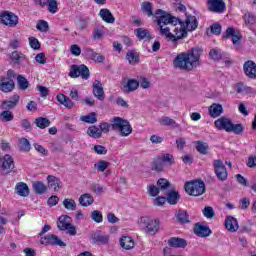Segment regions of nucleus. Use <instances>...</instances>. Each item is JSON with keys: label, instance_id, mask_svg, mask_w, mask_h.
Here are the masks:
<instances>
[{"label": "nucleus", "instance_id": "obj_38", "mask_svg": "<svg viewBox=\"0 0 256 256\" xmlns=\"http://www.w3.org/2000/svg\"><path fill=\"white\" fill-rule=\"evenodd\" d=\"M87 135L93 139H101V130L98 126H90L87 130Z\"/></svg>", "mask_w": 256, "mask_h": 256}, {"label": "nucleus", "instance_id": "obj_28", "mask_svg": "<svg viewBox=\"0 0 256 256\" xmlns=\"http://www.w3.org/2000/svg\"><path fill=\"white\" fill-rule=\"evenodd\" d=\"M175 217L178 223H181L182 225L191 223V220L189 219V213H187L186 210H178L175 214Z\"/></svg>", "mask_w": 256, "mask_h": 256}, {"label": "nucleus", "instance_id": "obj_44", "mask_svg": "<svg viewBox=\"0 0 256 256\" xmlns=\"http://www.w3.org/2000/svg\"><path fill=\"white\" fill-rule=\"evenodd\" d=\"M17 83L21 91H25L26 89L29 88V81L23 75H19L17 77Z\"/></svg>", "mask_w": 256, "mask_h": 256}, {"label": "nucleus", "instance_id": "obj_57", "mask_svg": "<svg viewBox=\"0 0 256 256\" xmlns=\"http://www.w3.org/2000/svg\"><path fill=\"white\" fill-rule=\"evenodd\" d=\"M159 161H162V163H167V165L173 164V155L171 154H164L158 157Z\"/></svg>", "mask_w": 256, "mask_h": 256}, {"label": "nucleus", "instance_id": "obj_63", "mask_svg": "<svg viewBox=\"0 0 256 256\" xmlns=\"http://www.w3.org/2000/svg\"><path fill=\"white\" fill-rule=\"evenodd\" d=\"M211 33L213 35H221V24L215 23L210 26Z\"/></svg>", "mask_w": 256, "mask_h": 256}, {"label": "nucleus", "instance_id": "obj_45", "mask_svg": "<svg viewBox=\"0 0 256 256\" xmlns=\"http://www.w3.org/2000/svg\"><path fill=\"white\" fill-rule=\"evenodd\" d=\"M124 87L127 89L128 92L137 91V89L139 88V81L135 79H130Z\"/></svg>", "mask_w": 256, "mask_h": 256}, {"label": "nucleus", "instance_id": "obj_35", "mask_svg": "<svg viewBox=\"0 0 256 256\" xmlns=\"http://www.w3.org/2000/svg\"><path fill=\"white\" fill-rule=\"evenodd\" d=\"M32 189L37 195H43L44 193H47V185H45L43 182L36 181L32 184Z\"/></svg>", "mask_w": 256, "mask_h": 256}, {"label": "nucleus", "instance_id": "obj_34", "mask_svg": "<svg viewBox=\"0 0 256 256\" xmlns=\"http://www.w3.org/2000/svg\"><path fill=\"white\" fill-rule=\"evenodd\" d=\"M157 187L160 191H162V193H167L169 192V189H171V182H169V180L165 179V178H160L157 181Z\"/></svg>", "mask_w": 256, "mask_h": 256}, {"label": "nucleus", "instance_id": "obj_49", "mask_svg": "<svg viewBox=\"0 0 256 256\" xmlns=\"http://www.w3.org/2000/svg\"><path fill=\"white\" fill-rule=\"evenodd\" d=\"M234 90L236 91V93H251V91H253V89H251V87H247L245 85H243V83H238L234 86Z\"/></svg>", "mask_w": 256, "mask_h": 256}, {"label": "nucleus", "instance_id": "obj_7", "mask_svg": "<svg viewBox=\"0 0 256 256\" xmlns=\"http://www.w3.org/2000/svg\"><path fill=\"white\" fill-rule=\"evenodd\" d=\"M140 225H142L143 230L148 235H156V233H159L161 222H159V219L154 220L148 216H143L140 218Z\"/></svg>", "mask_w": 256, "mask_h": 256}, {"label": "nucleus", "instance_id": "obj_41", "mask_svg": "<svg viewBox=\"0 0 256 256\" xmlns=\"http://www.w3.org/2000/svg\"><path fill=\"white\" fill-rule=\"evenodd\" d=\"M13 119H15V115L9 110H4L0 114V121H2V123H8L9 121H13Z\"/></svg>", "mask_w": 256, "mask_h": 256}, {"label": "nucleus", "instance_id": "obj_62", "mask_svg": "<svg viewBox=\"0 0 256 256\" xmlns=\"http://www.w3.org/2000/svg\"><path fill=\"white\" fill-rule=\"evenodd\" d=\"M161 191L158 186L152 185L148 187V193L150 197H157Z\"/></svg>", "mask_w": 256, "mask_h": 256}, {"label": "nucleus", "instance_id": "obj_52", "mask_svg": "<svg viewBox=\"0 0 256 256\" xmlns=\"http://www.w3.org/2000/svg\"><path fill=\"white\" fill-rule=\"evenodd\" d=\"M94 167L99 173H103L107 169V167H109V162L105 160H100L98 161V163L94 164Z\"/></svg>", "mask_w": 256, "mask_h": 256}, {"label": "nucleus", "instance_id": "obj_54", "mask_svg": "<svg viewBox=\"0 0 256 256\" xmlns=\"http://www.w3.org/2000/svg\"><path fill=\"white\" fill-rule=\"evenodd\" d=\"M19 143L21 151H31V143L27 138H21Z\"/></svg>", "mask_w": 256, "mask_h": 256}, {"label": "nucleus", "instance_id": "obj_23", "mask_svg": "<svg viewBox=\"0 0 256 256\" xmlns=\"http://www.w3.org/2000/svg\"><path fill=\"white\" fill-rule=\"evenodd\" d=\"M225 227L227 231H230L231 233H235L237 229H239V223L235 219V217L228 216L225 220Z\"/></svg>", "mask_w": 256, "mask_h": 256}, {"label": "nucleus", "instance_id": "obj_9", "mask_svg": "<svg viewBox=\"0 0 256 256\" xmlns=\"http://www.w3.org/2000/svg\"><path fill=\"white\" fill-rule=\"evenodd\" d=\"M214 173L219 181H227L229 177V172H227V167L221 160L213 161Z\"/></svg>", "mask_w": 256, "mask_h": 256}, {"label": "nucleus", "instance_id": "obj_58", "mask_svg": "<svg viewBox=\"0 0 256 256\" xmlns=\"http://www.w3.org/2000/svg\"><path fill=\"white\" fill-rule=\"evenodd\" d=\"M29 45L31 49H34V50L41 49V43H39V40L35 37H29Z\"/></svg>", "mask_w": 256, "mask_h": 256}, {"label": "nucleus", "instance_id": "obj_18", "mask_svg": "<svg viewBox=\"0 0 256 256\" xmlns=\"http://www.w3.org/2000/svg\"><path fill=\"white\" fill-rule=\"evenodd\" d=\"M194 233L197 237H209L211 235V229L198 222L194 225Z\"/></svg>", "mask_w": 256, "mask_h": 256}, {"label": "nucleus", "instance_id": "obj_12", "mask_svg": "<svg viewBox=\"0 0 256 256\" xmlns=\"http://www.w3.org/2000/svg\"><path fill=\"white\" fill-rule=\"evenodd\" d=\"M1 169L3 175H9V173L15 169V162L13 161V157H11V155H4Z\"/></svg>", "mask_w": 256, "mask_h": 256}, {"label": "nucleus", "instance_id": "obj_15", "mask_svg": "<svg viewBox=\"0 0 256 256\" xmlns=\"http://www.w3.org/2000/svg\"><path fill=\"white\" fill-rule=\"evenodd\" d=\"M15 89V81L9 78L0 77V91L2 93H11Z\"/></svg>", "mask_w": 256, "mask_h": 256}, {"label": "nucleus", "instance_id": "obj_11", "mask_svg": "<svg viewBox=\"0 0 256 256\" xmlns=\"http://www.w3.org/2000/svg\"><path fill=\"white\" fill-rule=\"evenodd\" d=\"M42 245H55L58 247H67V244L63 240L59 239L55 234H48L40 239Z\"/></svg>", "mask_w": 256, "mask_h": 256}, {"label": "nucleus", "instance_id": "obj_2", "mask_svg": "<svg viewBox=\"0 0 256 256\" xmlns=\"http://www.w3.org/2000/svg\"><path fill=\"white\" fill-rule=\"evenodd\" d=\"M203 50L201 48H192L187 52H182L178 54L174 61L173 65L177 69H182V71H193L201 65V54Z\"/></svg>", "mask_w": 256, "mask_h": 256}, {"label": "nucleus", "instance_id": "obj_60", "mask_svg": "<svg viewBox=\"0 0 256 256\" xmlns=\"http://www.w3.org/2000/svg\"><path fill=\"white\" fill-rule=\"evenodd\" d=\"M213 61H221V51L217 49H211L209 53Z\"/></svg>", "mask_w": 256, "mask_h": 256}, {"label": "nucleus", "instance_id": "obj_46", "mask_svg": "<svg viewBox=\"0 0 256 256\" xmlns=\"http://www.w3.org/2000/svg\"><path fill=\"white\" fill-rule=\"evenodd\" d=\"M63 206L68 211H75V209H77V203H75V200L73 199H64Z\"/></svg>", "mask_w": 256, "mask_h": 256}, {"label": "nucleus", "instance_id": "obj_51", "mask_svg": "<svg viewBox=\"0 0 256 256\" xmlns=\"http://www.w3.org/2000/svg\"><path fill=\"white\" fill-rule=\"evenodd\" d=\"M90 217L92 221H95V223H103V213L99 210L92 211Z\"/></svg>", "mask_w": 256, "mask_h": 256}, {"label": "nucleus", "instance_id": "obj_27", "mask_svg": "<svg viewBox=\"0 0 256 256\" xmlns=\"http://www.w3.org/2000/svg\"><path fill=\"white\" fill-rule=\"evenodd\" d=\"M168 245L170 247L185 249V247H187V240H185L183 238L173 237L168 240Z\"/></svg>", "mask_w": 256, "mask_h": 256}, {"label": "nucleus", "instance_id": "obj_53", "mask_svg": "<svg viewBox=\"0 0 256 256\" xmlns=\"http://www.w3.org/2000/svg\"><path fill=\"white\" fill-rule=\"evenodd\" d=\"M202 213L206 219H213V217H215V210L211 206L204 207Z\"/></svg>", "mask_w": 256, "mask_h": 256}, {"label": "nucleus", "instance_id": "obj_33", "mask_svg": "<svg viewBox=\"0 0 256 256\" xmlns=\"http://www.w3.org/2000/svg\"><path fill=\"white\" fill-rule=\"evenodd\" d=\"M160 125H164V127H173V129H179L180 125L177 122L167 116L162 117L159 120Z\"/></svg>", "mask_w": 256, "mask_h": 256}, {"label": "nucleus", "instance_id": "obj_40", "mask_svg": "<svg viewBox=\"0 0 256 256\" xmlns=\"http://www.w3.org/2000/svg\"><path fill=\"white\" fill-rule=\"evenodd\" d=\"M91 239L93 243H102V245L109 243V236L107 235L94 234L91 236Z\"/></svg>", "mask_w": 256, "mask_h": 256}, {"label": "nucleus", "instance_id": "obj_26", "mask_svg": "<svg viewBox=\"0 0 256 256\" xmlns=\"http://www.w3.org/2000/svg\"><path fill=\"white\" fill-rule=\"evenodd\" d=\"M99 16L101 19L105 21V23L113 24L115 23V17L111 13V11L107 8H103L99 12Z\"/></svg>", "mask_w": 256, "mask_h": 256}, {"label": "nucleus", "instance_id": "obj_8", "mask_svg": "<svg viewBox=\"0 0 256 256\" xmlns=\"http://www.w3.org/2000/svg\"><path fill=\"white\" fill-rule=\"evenodd\" d=\"M90 72L89 68L82 64L80 66L78 65H72L69 72V77L72 79H77V77H82L83 79H89Z\"/></svg>", "mask_w": 256, "mask_h": 256}, {"label": "nucleus", "instance_id": "obj_19", "mask_svg": "<svg viewBox=\"0 0 256 256\" xmlns=\"http://www.w3.org/2000/svg\"><path fill=\"white\" fill-rule=\"evenodd\" d=\"M225 39H229V37H232V43L233 45H239L240 39H243V36L239 31H235V28L229 27L226 30V34L224 35Z\"/></svg>", "mask_w": 256, "mask_h": 256}, {"label": "nucleus", "instance_id": "obj_16", "mask_svg": "<svg viewBox=\"0 0 256 256\" xmlns=\"http://www.w3.org/2000/svg\"><path fill=\"white\" fill-rule=\"evenodd\" d=\"M84 53L86 57L94 61V63H103V61H105V56L97 53L93 48H85Z\"/></svg>", "mask_w": 256, "mask_h": 256}, {"label": "nucleus", "instance_id": "obj_64", "mask_svg": "<svg viewBox=\"0 0 256 256\" xmlns=\"http://www.w3.org/2000/svg\"><path fill=\"white\" fill-rule=\"evenodd\" d=\"M70 53L72 55H75V57H79V55H81V47H79V45H77V44H73L70 47Z\"/></svg>", "mask_w": 256, "mask_h": 256}, {"label": "nucleus", "instance_id": "obj_4", "mask_svg": "<svg viewBox=\"0 0 256 256\" xmlns=\"http://www.w3.org/2000/svg\"><path fill=\"white\" fill-rule=\"evenodd\" d=\"M214 126L218 131H226V133H234L235 135H243L245 131L243 124H233L231 119L225 117L215 120Z\"/></svg>", "mask_w": 256, "mask_h": 256}, {"label": "nucleus", "instance_id": "obj_29", "mask_svg": "<svg viewBox=\"0 0 256 256\" xmlns=\"http://www.w3.org/2000/svg\"><path fill=\"white\" fill-rule=\"evenodd\" d=\"M79 203L82 207H89L95 203V198L89 193L82 194L79 198Z\"/></svg>", "mask_w": 256, "mask_h": 256}, {"label": "nucleus", "instance_id": "obj_10", "mask_svg": "<svg viewBox=\"0 0 256 256\" xmlns=\"http://www.w3.org/2000/svg\"><path fill=\"white\" fill-rule=\"evenodd\" d=\"M0 18L3 25H7L8 27H17V23H19V17L9 11L2 12Z\"/></svg>", "mask_w": 256, "mask_h": 256}, {"label": "nucleus", "instance_id": "obj_48", "mask_svg": "<svg viewBox=\"0 0 256 256\" xmlns=\"http://www.w3.org/2000/svg\"><path fill=\"white\" fill-rule=\"evenodd\" d=\"M10 59H12V61L14 63L19 65V63H21V61H25V55H23L17 51H14V52H12Z\"/></svg>", "mask_w": 256, "mask_h": 256}, {"label": "nucleus", "instance_id": "obj_3", "mask_svg": "<svg viewBox=\"0 0 256 256\" xmlns=\"http://www.w3.org/2000/svg\"><path fill=\"white\" fill-rule=\"evenodd\" d=\"M197 27H199V21H197V17L191 14L186 15L185 21L179 19L178 27L175 28V31L177 32V41L185 39L188 33L195 31Z\"/></svg>", "mask_w": 256, "mask_h": 256}, {"label": "nucleus", "instance_id": "obj_13", "mask_svg": "<svg viewBox=\"0 0 256 256\" xmlns=\"http://www.w3.org/2000/svg\"><path fill=\"white\" fill-rule=\"evenodd\" d=\"M208 11L212 13H223L225 11V2L223 0H207Z\"/></svg>", "mask_w": 256, "mask_h": 256}, {"label": "nucleus", "instance_id": "obj_50", "mask_svg": "<svg viewBox=\"0 0 256 256\" xmlns=\"http://www.w3.org/2000/svg\"><path fill=\"white\" fill-rule=\"evenodd\" d=\"M36 29L42 33H47V31H49V23L45 20H39Z\"/></svg>", "mask_w": 256, "mask_h": 256}, {"label": "nucleus", "instance_id": "obj_39", "mask_svg": "<svg viewBox=\"0 0 256 256\" xmlns=\"http://www.w3.org/2000/svg\"><path fill=\"white\" fill-rule=\"evenodd\" d=\"M196 151L201 155H207L209 151V144L203 141H196Z\"/></svg>", "mask_w": 256, "mask_h": 256}, {"label": "nucleus", "instance_id": "obj_37", "mask_svg": "<svg viewBox=\"0 0 256 256\" xmlns=\"http://www.w3.org/2000/svg\"><path fill=\"white\" fill-rule=\"evenodd\" d=\"M35 125L39 129H47V127L51 126V120L45 117H38L35 119Z\"/></svg>", "mask_w": 256, "mask_h": 256}, {"label": "nucleus", "instance_id": "obj_43", "mask_svg": "<svg viewBox=\"0 0 256 256\" xmlns=\"http://www.w3.org/2000/svg\"><path fill=\"white\" fill-rule=\"evenodd\" d=\"M136 37H138V39H153L149 33V30H146L145 28L136 29Z\"/></svg>", "mask_w": 256, "mask_h": 256}, {"label": "nucleus", "instance_id": "obj_55", "mask_svg": "<svg viewBox=\"0 0 256 256\" xmlns=\"http://www.w3.org/2000/svg\"><path fill=\"white\" fill-rule=\"evenodd\" d=\"M48 11L49 13L55 14L59 11V6L57 4V0H49L48 2Z\"/></svg>", "mask_w": 256, "mask_h": 256}, {"label": "nucleus", "instance_id": "obj_24", "mask_svg": "<svg viewBox=\"0 0 256 256\" xmlns=\"http://www.w3.org/2000/svg\"><path fill=\"white\" fill-rule=\"evenodd\" d=\"M71 224V217L62 215L58 218L57 227L60 231H67Z\"/></svg>", "mask_w": 256, "mask_h": 256}, {"label": "nucleus", "instance_id": "obj_5", "mask_svg": "<svg viewBox=\"0 0 256 256\" xmlns=\"http://www.w3.org/2000/svg\"><path fill=\"white\" fill-rule=\"evenodd\" d=\"M112 129L118 131L121 137H129L133 133V127H131L129 121L121 117L112 118Z\"/></svg>", "mask_w": 256, "mask_h": 256}, {"label": "nucleus", "instance_id": "obj_21", "mask_svg": "<svg viewBox=\"0 0 256 256\" xmlns=\"http://www.w3.org/2000/svg\"><path fill=\"white\" fill-rule=\"evenodd\" d=\"M56 101L66 107V109H73L75 107V103L71 101V98L67 97L65 94H58L56 96Z\"/></svg>", "mask_w": 256, "mask_h": 256}, {"label": "nucleus", "instance_id": "obj_22", "mask_svg": "<svg viewBox=\"0 0 256 256\" xmlns=\"http://www.w3.org/2000/svg\"><path fill=\"white\" fill-rule=\"evenodd\" d=\"M120 247L126 251H131L135 247V241L130 236L120 238Z\"/></svg>", "mask_w": 256, "mask_h": 256}, {"label": "nucleus", "instance_id": "obj_6", "mask_svg": "<svg viewBox=\"0 0 256 256\" xmlns=\"http://www.w3.org/2000/svg\"><path fill=\"white\" fill-rule=\"evenodd\" d=\"M184 189L186 193H188V195H192L193 197H199L203 195V193H205L206 186L203 180H192L185 183Z\"/></svg>", "mask_w": 256, "mask_h": 256}, {"label": "nucleus", "instance_id": "obj_25", "mask_svg": "<svg viewBox=\"0 0 256 256\" xmlns=\"http://www.w3.org/2000/svg\"><path fill=\"white\" fill-rule=\"evenodd\" d=\"M15 191L20 197H29V186L25 182H18Z\"/></svg>", "mask_w": 256, "mask_h": 256}, {"label": "nucleus", "instance_id": "obj_36", "mask_svg": "<svg viewBox=\"0 0 256 256\" xmlns=\"http://www.w3.org/2000/svg\"><path fill=\"white\" fill-rule=\"evenodd\" d=\"M126 59L130 65H137L139 63V53L135 50H129L126 54Z\"/></svg>", "mask_w": 256, "mask_h": 256}, {"label": "nucleus", "instance_id": "obj_47", "mask_svg": "<svg viewBox=\"0 0 256 256\" xmlns=\"http://www.w3.org/2000/svg\"><path fill=\"white\" fill-rule=\"evenodd\" d=\"M142 11H143V13H146L148 17H152L153 4L151 2H143L142 3Z\"/></svg>", "mask_w": 256, "mask_h": 256}, {"label": "nucleus", "instance_id": "obj_1", "mask_svg": "<svg viewBox=\"0 0 256 256\" xmlns=\"http://www.w3.org/2000/svg\"><path fill=\"white\" fill-rule=\"evenodd\" d=\"M154 15L157 18V25L162 37H166L172 43H177V27H179V18L167 13L161 9L155 11Z\"/></svg>", "mask_w": 256, "mask_h": 256}, {"label": "nucleus", "instance_id": "obj_17", "mask_svg": "<svg viewBox=\"0 0 256 256\" xmlns=\"http://www.w3.org/2000/svg\"><path fill=\"white\" fill-rule=\"evenodd\" d=\"M244 73L249 79H256V63L248 60L243 65Z\"/></svg>", "mask_w": 256, "mask_h": 256}, {"label": "nucleus", "instance_id": "obj_59", "mask_svg": "<svg viewBox=\"0 0 256 256\" xmlns=\"http://www.w3.org/2000/svg\"><path fill=\"white\" fill-rule=\"evenodd\" d=\"M244 21L246 25H255L256 17L252 13H247L244 15Z\"/></svg>", "mask_w": 256, "mask_h": 256}, {"label": "nucleus", "instance_id": "obj_56", "mask_svg": "<svg viewBox=\"0 0 256 256\" xmlns=\"http://www.w3.org/2000/svg\"><path fill=\"white\" fill-rule=\"evenodd\" d=\"M99 129L101 133H109L110 129H113V119H111V124H108L106 122L100 123Z\"/></svg>", "mask_w": 256, "mask_h": 256}, {"label": "nucleus", "instance_id": "obj_20", "mask_svg": "<svg viewBox=\"0 0 256 256\" xmlns=\"http://www.w3.org/2000/svg\"><path fill=\"white\" fill-rule=\"evenodd\" d=\"M48 189H53V191H60L63 188V183L57 177L49 175L47 177Z\"/></svg>", "mask_w": 256, "mask_h": 256}, {"label": "nucleus", "instance_id": "obj_42", "mask_svg": "<svg viewBox=\"0 0 256 256\" xmlns=\"http://www.w3.org/2000/svg\"><path fill=\"white\" fill-rule=\"evenodd\" d=\"M80 121H83L84 123H97V113L92 112L89 113L88 115H84L80 117Z\"/></svg>", "mask_w": 256, "mask_h": 256}, {"label": "nucleus", "instance_id": "obj_32", "mask_svg": "<svg viewBox=\"0 0 256 256\" xmlns=\"http://www.w3.org/2000/svg\"><path fill=\"white\" fill-rule=\"evenodd\" d=\"M164 195H167L166 200L170 205H177V203L179 202V199H181V197L179 196V192L175 190L168 191Z\"/></svg>", "mask_w": 256, "mask_h": 256}, {"label": "nucleus", "instance_id": "obj_31", "mask_svg": "<svg viewBox=\"0 0 256 256\" xmlns=\"http://www.w3.org/2000/svg\"><path fill=\"white\" fill-rule=\"evenodd\" d=\"M223 113V106L221 104L214 103L209 107V115L216 119Z\"/></svg>", "mask_w": 256, "mask_h": 256}, {"label": "nucleus", "instance_id": "obj_30", "mask_svg": "<svg viewBox=\"0 0 256 256\" xmlns=\"http://www.w3.org/2000/svg\"><path fill=\"white\" fill-rule=\"evenodd\" d=\"M19 95L15 94L13 95L10 100H5L2 105L4 107V109H15V107H17V105H19ZM6 105V107H5Z\"/></svg>", "mask_w": 256, "mask_h": 256}, {"label": "nucleus", "instance_id": "obj_61", "mask_svg": "<svg viewBox=\"0 0 256 256\" xmlns=\"http://www.w3.org/2000/svg\"><path fill=\"white\" fill-rule=\"evenodd\" d=\"M94 152L97 155H107V148L103 145H95Z\"/></svg>", "mask_w": 256, "mask_h": 256}, {"label": "nucleus", "instance_id": "obj_14", "mask_svg": "<svg viewBox=\"0 0 256 256\" xmlns=\"http://www.w3.org/2000/svg\"><path fill=\"white\" fill-rule=\"evenodd\" d=\"M93 95L98 101H105V91L103 90V84L99 80H95L92 84Z\"/></svg>", "mask_w": 256, "mask_h": 256}]
</instances>
